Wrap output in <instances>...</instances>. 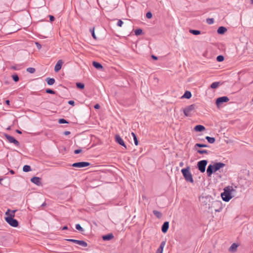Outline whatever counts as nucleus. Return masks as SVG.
Returning a JSON list of instances; mask_svg holds the SVG:
<instances>
[{
	"mask_svg": "<svg viewBox=\"0 0 253 253\" xmlns=\"http://www.w3.org/2000/svg\"><path fill=\"white\" fill-rule=\"evenodd\" d=\"M15 211L16 210L11 211L9 209L7 210V211L5 212V214L7 215V216L5 217V221L10 226L14 227H17L18 226V221L13 218Z\"/></svg>",
	"mask_w": 253,
	"mask_h": 253,
	"instance_id": "obj_1",
	"label": "nucleus"
},
{
	"mask_svg": "<svg viewBox=\"0 0 253 253\" xmlns=\"http://www.w3.org/2000/svg\"><path fill=\"white\" fill-rule=\"evenodd\" d=\"M223 191L221 194V197L225 202L229 201L233 197V193L236 192L235 189L231 186L225 187Z\"/></svg>",
	"mask_w": 253,
	"mask_h": 253,
	"instance_id": "obj_2",
	"label": "nucleus"
},
{
	"mask_svg": "<svg viewBox=\"0 0 253 253\" xmlns=\"http://www.w3.org/2000/svg\"><path fill=\"white\" fill-rule=\"evenodd\" d=\"M225 166V164L222 163H215L213 165H210L207 169V173L210 176L213 172H216Z\"/></svg>",
	"mask_w": 253,
	"mask_h": 253,
	"instance_id": "obj_3",
	"label": "nucleus"
},
{
	"mask_svg": "<svg viewBox=\"0 0 253 253\" xmlns=\"http://www.w3.org/2000/svg\"><path fill=\"white\" fill-rule=\"evenodd\" d=\"M181 171L186 181L193 183V176L190 172V167L189 166L182 169Z\"/></svg>",
	"mask_w": 253,
	"mask_h": 253,
	"instance_id": "obj_4",
	"label": "nucleus"
},
{
	"mask_svg": "<svg viewBox=\"0 0 253 253\" xmlns=\"http://www.w3.org/2000/svg\"><path fill=\"white\" fill-rule=\"evenodd\" d=\"M209 209L211 210L212 212L213 211L219 212L221 210V203L218 201H213L211 203V205H210Z\"/></svg>",
	"mask_w": 253,
	"mask_h": 253,
	"instance_id": "obj_5",
	"label": "nucleus"
},
{
	"mask_svg": "<svg viewBox=\"0 0 253 253\" xmlns=\"http://www.w3.org/2000/svg\"><path fill=\"white\" fill-rule=\"evenodd\" d=\"M196 108L195 104H192L185 107L183 110L184 115L187 117H191L194 112Z\"/></svg>",
	"mask_w": 253,
	"mask_h": 253,
	"instance_id": "obj_6",
	"label": "nucleus"
},
{
	"mask_svg": "<svg viewBox=\"0 0 253 253\" xmlns=\"http://www.w3.org/2000/svg\"><path fill=\"white\" fill-rule=\"evenodd\" d=\"M197 168L201 172H204L206 171V160L198 162Z\"/></svg>",
	"mask_w": 253,
	"mask_h": 253,
	"instance_id": "obj_7",
	"label": "nucleus"
},
{
	"mask_svg": "<svg viewBox=\"0 0 253 253\" xmlns=\"http://www.w3.org/2000/svg\"><path fill=\"white\" fill-rule=\"evenodd\" d=\"M4 136L9 143H13L16 146H19V142L16 139H15L13 136H11L7 134H5Z\"/></svg>",
	"mask_w": 253,
	"mask_h": 253,
	"instance_id": "obj_8",
	"label": "nucleus"
},
{
	"mask_svg": "<svg viewBox=\"0 0 253 253\" xmlns=\"http://www.w3.org/2000/svg\"><path fill=\"white\" fill-rule=\"evenodd\" d=\"M90 165V164L88 162H80L78 163H75L72 165V167L75 168H84L88 167Z\"/></svg>",
	"mask_w": 253,
	"mask_h": 253,
	"instance_id": "obj_9",
	"label": "nucleus"
},
{
	"mask_svg": "<svg viewBox=\"0 0 253 253\" xmlns=\"http://www.w3.org/2000/svg\"><path fill=\"white\" fill-rule=\"evenodd\" d=\"M229 100L228 97L226 96H222L218 98L216 100V104L218 107L220 106L221 104L224 102H227Z\"/></svg>",
	"mask_w": 253,
	"mask_h": 253,
	"instance_id": "obj_10",
	"label": "nucleus"
},
{
	"mask_svg": "<svg viewBox=\"0 0 253 253\" xmlns=\"http://www.w3.org/2000/svg\"><path fill=\"white\" fill-rule=\"evenodd\" d=\"M115 140H116V142H117L120 145L124 147L125 148V149L127 148L124 140H123V139L121 137V136L117 134L115 135Z\"/></svg>",
	"mask_w": 253,
	"mask_h": 253,
	"instance_id": "obj_11",
	"label": "nucleus"
},
{
	"mask_svg": "<svg viewBox=\"0 0 253 253\" xmlns=\"http://www.w3.org/2000/svg\"><path fill=\"white\" fill-rule=\"evenodd\" d=\"M63 64V61L62 60H59L55 67H54V71L55 72H58L60 71V70L61 69V67H62V66Z\"/></svg>",
	"mask_w": 253,
	"mask_h": 253,
	"instance_id": "obj_12",
	"label": "nucleus"
},
{
	"mask_svg": "<svg viewBox=\"0 0 253 253\" xmlns=\"http://www.w3.org/2000/svg\"><path fill=\"white\" fill-rule=\"evenodd\" d=\"M31 181L38 186L42 184L41 178L39 177L34 176L31 179Z\"/></svg>",
	"mask_w": 253,
	"mask_h": 253,
	"instance_id": "obj_13",
	"label": "nucleus"
},
{
	"mask_svg": "<svg viewBox=\"0 0 253 253\" xmlns=\"http://www.w3.org/2000/svg\"><path fill=\"white\" fill-rule=\"evenodd\" d=\"M169 228V222L168 221H165L162 226V231L164 233H166V232H167L168 230V229Z\"/></svg>",
	"mask_w": 253,
	"mask_h": 253,
	"instance_id": "obj_14",
	"label": "nucleus"
},
{
	"mask_svg": "<svg viewBox=\"0 0 253 253\" xmlns=\"http://www.w3.org/2000/svg\"><path fill=\"white\" fill-rule=\"evenodd\" d=\"M114 238V235L112 233H110L102 236V239L104 241H110Z\"/></svg>",
	"mask_w": 253,
	"mask_h": 253,
	"instance_id": "obj_15",
	"label": "nucleus"
},
{
	"mask_svg": "<svg viewBox=\"0 0 253 253\" xmlns=\"http://www.w3.org/2000/svg\"><path fill=\"white\" fill-rule=\"evenodd\" d=\"M93 66L97 69L102 70L103 69V66L99 62L93 61L92 62Z\"/></svg>",
	"mask_w": 253,
	"mask_h": 253,
	"instance_id": "obj_16",
	"label": "nucleus"
},
{
	"mask_svg": "<svg viewBox=\"0 0 253 253\" xmlns=\"http://www.w3.org/2000/svg\"><path fill=\"white\" fill-rule=\"evenodd\" d=\"M166 242L165 241H163L161 242L160 247L157 249L156 253H163L164 248L165 246Z\"/></svg>",
	"mask_w": 253,
	"mask_h": 253,
	"instance_id": "obj_17",
	"label": "nucleus"
},
{
	"mask_svg": "<svg viewBox=\"0 0 253 253\" xmlns=\"http://www.w3.org/2000/svg\"><path fill=\"white\" fill-rule=\"evenodd\" d=\"M199 199L202 205L203 206L206 205V196H205L204 193L199 197Z\"/></svg>",
	"mask_w": 253,
	"mask_h": 253,
	"instance_id": "obj_18",
	"label": "nucleus"
},
{
	"mask_svg": "<svg viewBox=\"0 0 253 253\" xmlns=\"http://www.w3.org/2000/svg\"><path fill=\"white\" fill-rule=\"evenodd\" d=\"M192 96V94L189 91H186L184 94L182 96L181 98L190 99Z\"/></svg>",
	"mask_w": 253,
	"mask_h": 253,
	"instance_id": "obj_19",
	"label": "nucleus"
},
{
	"mask_svg": "<svg viewBox=\"0 0 253 253\" xmlns=\"http://www.w3.org/2000/svg\"><path fill=\"white\" fill-rule=\"evenodd\" d=\"M205 129V126L202 125H197L194 127V130L196 131H202Z\"/></svg>",
	"mask_w": 253,
	"mask_h": 253,
	"instance_id": "obj_20",
	"label": "nucleus"
},
{
	"mask_svg": "<svg viewBox=\"0 0 253 253\" xmlns=\"http://www.w3.org/2000/svg\"><path fill=\"white\" fill-rule=\"evenodd\" d=\"M226 31L227 29L225 27L221 26L218 28L217 30V33L219 34H223Z\"/></svg>",
	"mask_w": 253,
	"mask_h": 253,
	"instance_id": "obj_21",
	"label": "nucleus"
},
{
	"mask_svg": "<svg viewBox=\"0 0 253 253\" xmlns=\"http://www.w3.org/2000/svg\"><path fill=\"white\" fill-rule=\"evenodd\" d=\"M45 81L47 84L49 85L53 84L55 83V80L53 78H47Z\"/></svg>",
	"mask_w": 253,
	"mask_h": 253,
	"instance_id": "obj_22",
	"label": "nucleus"
},
{
	"mask_svg": "<svg viewBox=\"0 0 253 253\" xmlns=\"http://www.w3.org/2000/svg\"><path fill=\"white\" fill-rule=\"evenodd\" d=\"M153 213L158 218H161L162 217V213L158 211L154 210Z\"/></svg>",
	"mask_w": 253,
	"mask_h": 253,
	"instance_id": "obj_23",
	"label": "nucleus"
},
{
	"mask_svg": "<svg viewBox=\"0 0 253 253\" xmlns=\"http://www.w3.org/2000/svg\"><path fill=\"white\" fill-rule=\"evenodd\" d=\"M77 244L84 247H86L87 246V243L86 242L83 240H78Z\"/></svg>",
	"mask_w": 253,
	"mask_h": 253,
	"instance_id": "obj_24",
	"label": "nucleus"
},
{
	"mask_svg": "<svg viewBox=\"0 0 253 253\" xmlns=\"http://www.w3.org/2000/svg\"><path fill=\"white\" fill-rule=\"evenodd\" d=\"M131 135L132 136L133 138V140H134V144L135 145H138V140L137 138V136L136 135V134L133 132H132L131 133Z\"/></svg>",
	"mask_w": 253,
	"mask_h": 253,
	"instance_id": "obj_25",
	"label": "nucleus"
},
{
	"mask_svg": "<svg viewBox=\"0 0 253 253\" xmlns=\"http://www.w3.org/2000/svg\"><path fill=\"white\" fill-rule=\"evenodd\" d=\"M237 247H238V245L234 243L230 247L229 251L234 252L236 250Z\"/></svg>",
	"mask_w": 253,
	"mask_h": 253,
	"instance_id": "obj_26",
	"label": "nucleus"
},
{
	"mask_svg": "<svg viewBox=\"0 0 253 253\" xmlns=\"http://www.w3.org/2000/svg\"><path fill=\"white\" fill-rule=\"evenodd\" d=\"M189 32L191 34H192L194 35H198L201 34V31L199 30H190Z\"/></svg>",
	"mask_w": 253,
	"mask_h": 253,
	"instance_id": "obj_27",
	"label": "nucleus"
},
{
	"mask_svg": "<svg viewBox=\"0 0 253 253\" xmlns=\"http://www.w3.org/2000/svg\"><path fill=\"white\" fill-rule=\"evenodd\" d=\"M23 170L24 172H29L31 170V168L30 166L25 165L23 168Z\"/></svg>",
	"mask_w": 253,
	"mask_h": 253,
	"instance_id": "obj_28",
	"label": "nucleus"
},
{
	"mask_svg": "<svg viewBox=\"0 0 253 253\" xmlns=\"http://www.w3.org/2000/svg\"><path fill=\"white\" fill-rule=\"evenodd\" d=\"M198 147H206V144L196 143L194 146V149L197 150Z\"/></svg>",
	"mask_w": 253,
	"mask_h": 253,
	"instance_id": "obj_29",
	"label": "nucleus"
},
{
	"mask_svg": "<svg viewBox=\"0 0 253 253\" xmlns=\"http://www.w3.org/2000/svg\"><path fill=\"white\" fill-rule=\"evenodd\" d=\"M76 86L78 88L83 89L84 87V84L83 83H76Z\"/></svg>",
	"mask_w": 253,
	"mask_h": 253,
	"instance_id": "obj_30",
	"label": "nucleus"
},
{
	"mask_svg": "<svg viewBox=\"0 0 253 253\" xmlns=\"http://www.w3.org/2000/svg\"><path fill=\"white\" fill-rule=\"evenodd\" d=\"M207 140L210 143H213L215 142V138L214 137L207 136Z\"/></svg>",
	"mask_w": 253,
	"mask_h": 253,
	"instance_id": "obj_31",
	"label": "nucleus"
},
{
	"mask_svg": "<svg viewBox=\"0 0 253 253\" xmlns=\"http://www.w3.org/2000/svg\"><path fill=\"white\" fill-rule=\"evenodd\" d=\"M219 84V82H214L211 84V87L212 88H216L218 86Z\"/></svg>",
	"mask_w": 253,
	"mask_h": 253,
	"instance_id": "obj_32",
	"label": "nucleus"
},
{
	"mask_svg": "<svg viewBox=\"0 0 253 253\" xmlns=\"http://www.w3.org/2000/svg\"><path fill=\"white\" fill-rule=\"evenodd\" d=\"M136 36H139L142 33V30L141 29H137L134 31Z\"/></svg>",
	"mask_w": 253,
	"mask_h": 253,
	"instance_id": "obj_33",
	"label": "nucleus"
},
{
	"mask_svg": "<svg viewBox=\"0 0 253 253\" xmlns=\"http://www.w3.org/2000/svg\"><path fill=\"white\" fill-rule=\"evenodd\" d=\"M76 228L80 232H83L84 231V229L81 227V226L79 224H77L76 225Z\"/></svg>",
	"mask_w": 253,
	"mask_h": 253,
	"instance_id": "obj_34",
	"label": "nucleus"
},
{
	"mask_svg": "<svg viewBox=\"0 0 253 253\" xmlns=\"http://www.w3.org/2000/svg\"><path fill=\"white\" fill-rule=\"evenodd\" d=\"M35 69L32 67H29L27 69V71L31 74L34 73L35 72Z\"/></svg>",
	"mask_w": 253,
	"mask_h": 253,
	"instance_id": "obj_35",
	"label": "nucleus"
},
{
	"mask_svg": "<svg viewBox=\"0 0 253 253\" xmlns=\"http://www.w3.org/2000/svg\"><path fill=\"white\" fill-rule=\"evenodd\" d=\"M12 78L13 81L15 82H17L19 80V77L17 74L13 75L12 76Z\"/></svg>",
	"mask_w": 253,
	"mask_h": 253,
	"instance_id": "obj_36",
	"label": "nucleus"
},
{
	"mask_svg": "<svg viewBox=\"0 0 253 253\" xmlns=\"http://www.w3.org/2000/svg\"><path fill=\"white\" fill-rule=\"evenodd\" d=\"M45 92L46 93H49V94H55V91L51 89H49V88H48V89H46L45 90Z\"/></svg>",
	"mask_w": 253,
	"mask_h": 253,
	"instance_id": "obj_37",
	"label": "nucleus"
},
{
	"mask_svg": "<svg viewBox=\"0 0 253 253\" xmlns=\"http://www.w3.org/2000/svg\"><path fill=\"white\" fill-rule=\"evenodd\" d=\"M90 31L91 33V35H92V36L93 38V39L96 40V36L94 33V28H93L92 29H90Z\"/></svg>",
	"mask_w": 253,
	"mask_h": 253,
	"instance_id": "obj_38",
	"label": "nucleus"
},
{
	"mask_svg": "<svg viewBox=\"0 0 253 253\" xmlns=\"http://www.w3.org/2000/svg\"><path fill=\"white\" fill-rule=\"evenodd\" d=\"M216 60L218 62H221L224 60V57L222 55H219L217 57Z\"/></svg>",
	"mask_w": 253,
	"mask_h": 253,
	"instance_id": "obj_39",
	"label": "nucleus"
},
{
	"mask_svg": "<svg viewBox=\"0 0 253 253\" xmlns=\"http://www.w3.org/2000/svg\"><path fill=\"white\" fill-rule=\"evenodd\" d=\"M58 123L59 124H66V123H68V122L65 119H59L58 120Z\"/></svg>",
	"mask_w": 253,
	"mask_h": 253,
	"instance_id": "obj_40",
	"label": "nucleus"
},
{
	"mask_svg": "<svg viewBox=\"0 0 253 253\" xmlns=\"http://www.w3.org/2000/svg\"><path fill=\"white\" fill-rule=\"evenodd\" d=\"M214 22V19L213 18H208L207 19V23L209 24H212Z\"/></svg>",
	"mask_w": 253,
	"mask_h": 253,
	"instance_id": "obj_41",
	"label": "nucleus"
},
{
	"mask_svg": "<svg viewBox=\"0 0 253 253\" xmlns=\"http://www.w3.org/2000/svg\"><path fill=\"white\" fill-rule=\"evenodd\" d=\"M146 16L147 18L150 19L152 17V14L150 11L147 12Z\"/></svg>",
	"mask_w": 253,
	"mask_h": 253,
	"instance_id": "obj_42",
	"label": "nucleus"
},
{
	"mask_svg": "<svg viewBox=\"0 0 253 253\" xmlns=\"http://www.w3.org/2000/svg\"><path fill=\"white\" fill-rule=\"evenodd\" d=\"M65 240L67 241L73 242V243L77 244V242L78 241V240L71 239H65Z\"/></svg>",
	"mask_w": 253,
	"mask_h": 253,
	"instance_id": "obj_43",
	"label": "nucleus"
},
{
	"mask_svg": "<svg viewBox=\"0 0 253 253\" xmlns=\"http://www.w3.org/2000/svg\"><path fill=\"white\" fill-rule=\"evenodd\" d=\"M198 153L201 154H205L206 153V150H200V149H197V150H196Z\"/></svg>",
	"mask_w": 253,
	"mask_h": 253,
	"instance_id": "obj_44",
	"label": "nucleus"
},
{
	"mask_svg": "<svg viewBox=\"0 0 253 253\" xmlns=\"http://www.w3.org/2000/svg\"><path fill=\"white\" fill-rule=\"evenodd\" d=\"M123 22L121 20H119L117 22V26L119 27H122L123 24Z\"/></svg>",
	"mask_w": 253,
	"mask_h": 253,
	"instance_id": "obj_45",
	"label": "nucleus"
},
{
	"mask_svg": "<svg viewBox=\"0 0 253 253\" xmlns=\"http://www.w3.org/2000/svg\"><path fill=\"white\" fill-rule=\"evenodd\" d=\"M49 20L51 22H53L55 20V18L52 15H49Z\"/></svg>",
	"mask_w": 253,
	"mask_h": 253,
	"instance_id": "obj_46",
	"label": "nucleus"
},
{
	"mask_svg": "<svg viewBox=\"0 0 253 253\" xmlns=\"http://www.w3.org/2000/svg\"><path fill=\"white\" fill-rule=\"evenodd\" d=\"M82 151V149H77V150H75L74 153L76 154H78L80 153Z\"/></svg>",
	"mask_w": 253,
	"mask_h": 253,
	"instance_id": "obj_47",
	"label": "nucleus"
},
{
	"mask_svg": "<svg viewBox=\"0 0 253 253\" xmlns=\"http://www.w3.org/2000/svg\"><path fill=\"white\" fill-rule=\"evenodd\" d=\"M36 45L38 49H41L42 48V45L39 42H36Z\"/></svg>",
	"mask_w": 253,
	"mask_h": 253,
	"instance_id": "obj_48",
	"label": "nucleus"
},
{
	"mask_svg": "<svg viewBox=\"0 0 253 253\" xmlns=\"http://www.w3.org/2000/svg\"><path fill=\"white\" fill-rule=\"evenodd\" d=\"M68 104L70 105H71L72 106H74L75 105V102L73 100H69L68 101Z\"/></svg>",
	"mask_w": 253,
	"mask_h": 253,
	"instance_id": "obj_49",
	"label": "nucleus"
},
{
	"mask_svg": "<svg viewBox=\"0 0 253 253\" xmlns=\"http://www.w3.org/2000/svg\"><path fill=\"white\" fill-rule=\"evenodd\" d=\"M94 108L96 109H98L100 108V106L99 105V104H96L94 105Z\"/></svg>",
	"mask_w": 253,
	"mask_h": 253,
	"instance_id": "obj_50",
	"label": "nucleus"
},
{
	"mask_svg": "<svg viewBox=\"0 0 253 253\" xmlns=\"http://www.w3.org/2000/svg\"><path fill=\"white\" fill-rule=\"evenodd\" d=\"M63 134L65 135H67L70 134V132L69 131H65L63 132Z\"/></svg>",
	"mask_w": 253,
	"mask_h": 253,
	"instance_id": "obj_51",
	"label": "nucleus"
},
{
	"mask_svg": "<svg viewBox=\"0 0 253 253\" xmlns=\"http://www.w3.org/2000/svg\"><path fill=\"white\" fill-rule=\"evenodd\" d=\"M151 57L152 59H154V60H157L158 59V57L157 56H156L155 55H152L151 56Z\"/></svg>",
	"mask_w": 253,
	"mask_h": 253,
	"instance_id": "obj_52",
	"label": "nucleus"
},
{
	"mask_svg": "<svg viewBox=\"0 0 253 253\" xmlns=\"http://www.w3.org/2000/svg\"><path fill=\"white\" fill-rule=\"evenodd\" d=\"M5 103L7 105H9L10 104V101L9 100H6L5 101Z\"/></svg>",
	"mask_w": 253,
	"mask_h": 253,
	"instance_id": "obj_53",
	"label": "nucleus"
},
{
	"mask_svg": "<svg viewBox=\"0 0 253 253\" xmlns=\"http://www.w3.org/2000/svg\"><path fill=\"white\" fill-rule=\"evenodd\" d=\"M16 132L17 133H19V134H21V133H22L21 131H20V130H18V129H16Z\"/></svg>",
	"mask_w": 253,
	"mask_h": 253,
	"instance_id": "obj_54",
	"label": "nucleus"
},
{
	"mask_svg": "<svg viewBox=\"0 0 253 253\" xmlns=\"http://www.w3.org/2000/svg\"><path fill=\"white\" fill-rule=\"evenodd\" d=\"M68 229V227L67 226H65L62 228V230H66Z\"/></svg>",
	"mask_w": 253,
	"mask_h": 253,
	"instance_id": "obj_55",
	"label": "nucleus"
},
{
	"mask_svg": "<svg viewBox=\"0 0 253 253\" xmlns=\"http://www.w3.org/2000/svg\"><path fill=\"white\" fill-rule=\"evenodd\" d=\"M183 165H184V164H183V162H181V163H180V164H179V166H180V167H183Z\"/></svg>",
	"mask_w": 253,
	"mask_h": 253,
	"instance_id": "obj_56",
	"label": "nucleus"
},
{
	"mask_svg": "<svg viewBox=\"0 0 253 253\" xmlns=\"http://www.w3.org/2000/svg\"><path fill=\"white\" fill-rule=\"evenodd\" d=\"M46 205V203L45 202H44L42 205V207H44L45 206V205Z\"/></svg>",
	"mask_w": 253,
	"mask_h": 253,
	"instance_id": "obj_57",
	"label": "nucleus"
},
{
	"mask_svg": "<svg viewBox=\"0 0 253 253\" xmlns=\"http://www.w3.org/2000/svg\"><path fill=\"white\" fill-rule=\"evenodd\" d=\"M10 172L11 173V174H14L15 173L14 171L13 170H11L10 171Z\"/></svg>",
	"mask_w": 253,
	"mask_h": 253,
	"instance_id": "obj_58",
	"label": "nucleus"
},
{
	"mask_svg": "<svg viewBox=\"0 0 253 253\" xmlns=\"http://www.w3.org/2000/svg\"><path fill=\"white\" fill-rule=\"evenodd\" d=\"M12 68L13 69H14V70H16V67H14V66L12 67Z\"/></svg>",
	"mask_w": 253,
	"mask_h": 253,
	"instance_id": "obj_59",
	"label": "nucleus"
},
{
	"mask_svg": "<svg viewBox=\"0 0 253 253\" xmlns=\"http://www.w3.org/2000/svg\"><path fill=\"white\" fill-rule=\"evenodd\" d=\"M2 178H0V184L1 183V181H2Z\"/></svg>",
	"mask_w": 253,
	"mask_h": 253,
	"instance_id": "obj_60",
	"label": "nucleus"
},
{
	"mask_svg": "<svg viewBox=\"0 0 253 253\" xmlns=\"http://www.w3.org/2000/svg\"><path fill=\"white\" fill-rule=\"evenodd\" d=\"M251 3L253 4V0H251Z\"/></svg>",
	"mask_w": 253,
	"mask_h": 253,
	"instance_id": "obj_61",
	"label": "nucleus"
},
{
	"mask_svg": "<svg viewBox=\"0 0 253 253\" xmlns=\"http://www.w3.org/2000/svg\"><path fill=\"white\" fill-rule=\"evenodd\" d=\"M252 101H253V98Z\"/></svg>",
	"mask_w": 253,
	"mask_h": 253,
	"instance_id": "obj_62",
	"label": "nucleus"
}]
</instances>
